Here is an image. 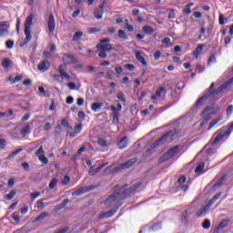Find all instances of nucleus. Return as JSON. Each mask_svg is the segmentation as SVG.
Listing matches in <instances>:
<instances>
[{"label": "nucleus", "instance_id": "nucleus-1", "mask_svg": "<svg viewBox=\"0 0 233 233\" xmlns=\"http://www.w3.org/2000/svg\"><path fill=\"white\" fill-rule=\"evenodd\" d=\"M127 194H128L127 190L116 187L114 193L107 197V198L104 201V204L107 208L114 207L115 208H119L121 207V201L122 199H125Z\"/></svg>", "mask_w": 233, "mask_h": 233}, {"label": "nucleus", "instance_id": "nucleus-2", "mask_svg": "<svg viewBox=\"0 0 233 233\" xmlns=\"http://www.w3.org/2000/svg\"><path fill=\"white\" fill-rule=\"evenodd\" d=\"M174 139H177V130L176 129H172L167 132L160 138H158L156 141V147H159V145H163V143H165L166 141H167V143H172Z\"/></svg>", "mask_w": 233, "mask_h": 233}, {"label": "nucleus", "instance_id": "nucleus-3", "mask_svg": "<svg viewBox=\"0 0 233 233\" xmlns=\"http://www.w3.org/2000/svg\"><path fill=\"white\" fill-rule=\"evenodd\" d=\"M32 21H34V15H29L25 21V38L24 40V44L26 45L30 43L32 39Z\"/></svg>", "mask_w": 233, "mask_h": 233}, {"label": "nucleus", "instance_id": "nucleus-4", "mask_svg": "<svg viewBox=\"0 0 233 233\" xmlns=\"http://www.w3.org/2000/svg\"><path fill=\"white\" fill-rule=\"evenodd\" d=\"M224 88H226V86L222 85L217 90L212 91L214 89V83H212L209 87V91L197 101V106H200V105H203V102L205 101V99H207L208 96H214L216 94H219V92H223Z\"/></svg>", "mask_w": 233, "mask_h": 233}, {"label": "nucleus", "instance_id": "nucleus-5", "mask_svg": "<svg viewBox=\"0 0 233 233\" xmlns=\"http://www.w3.org/2000/svg\"><path fill=\"white\" fill-rule=\"evenodd\" d=\"M177 148H179V146H175L171 147L167 152L164 153L159 158V163H165V161H168V159H172V157L176 156V153L177 152Z\"/></svg>", "mask_w": 233, "mask_h": 233}, {"label": "nucleus", "instance_id": "nucleus-6", "mask_svg": "<svg viewBox=\"0 0 233 233\" xmlns=\"http://www.w3.org/2000/svg\"><path fill=\"white\" fill-rule=\"evenodd\" d=\"M210 110H212L210 109V107H207L200 114V116L203 117L202 122L200 123V128H203V127H205V125H207V123H208L210 119H212V116H214V114L212 113V111L210 112Z\"/></svg>", "mask_w": 233, "mask_h": 233}, {"label": "nucleus", "instance_id": "nucleus-7", "mask_svg": "<svg viewBox=\"0 0 233 233\" xmlns=\"http://www.w3.org/2000/svg\"><path fill=\"white\" fill-rule=\"evenodd\" d=\"M137 163V158H131L127 160V162L120 164L117 167L116 170H125L127 168H130L131 167H134Z\"/></svg>", "mask_w": 233, "mask_h": 233}, {"label": "nucleus", "instance_id": "nucleus-8", "mask_svg": "<svg viewBox=\"0 0 233 233\" xmlns=\"http://www.w3.org/2000/svg\"><path fill=\"white\" fill-rule=\"evenodd\" d=\"M228 136H230V131H221L216 137L214 140H210V145L214 146V145H218L221 139H223V137H228Z\"/></svg>", "mask_w": 233, "mask_h": 233}, {"label": "nucleus", "instance_id": "nucleus-9", "mask_svg": "<svg viewBox=\"0 0 233 233\" xmlns=\"http://www.w3.org/2000/svg\"><path fill=\"white\" fill-rule=\"evenodd\" d=\"M36 157H38L39 161L43 163L44 165H48V158L45 157V149H43V147H40L37 151L35 152Z\"/></svg>", "mask_w": 233, "mask_h": 233}, {"label": "nucleus", "instance_id": "nucleus-10", "mask_svg": "<svg viewBox=\"0 0 233 233\" xmlns=\"http://www.w3.org/2000/svg\"><path fill=\"white\" fill-rule=\"evenodd\" d=\"M167 89H165L163 86H160L157 89L155 95L151 96V99H165Z\"/></svg>", "mask_w": 233, "mask_h": 233}, {"label": "nucleus", "instance_id": "nucleus-11", "mask_svg": "<svg viewBox=\"0 0 233 233\" xmlns=\"http://www.w3.org/2000/svg\"><path fill=\"white\" fill-rule=\"evenodd\" d=\"M10 25L8 22H1L0 23V37H5V35H8V29Z\"/></svg>", "mask_w": 233, "mask_h": 233}, {"label": "nucleus", "instance_id": "nucleus-12", "mask_svg": "<svg viewBox=\"0 0 233 233\" xmlns=\"http://www.w3.org/2000/svg\"><path fill=\"white\" fill-rule=\"evenodd\" d=\"M47 28H48L50 34H54V32L56 30V20L54 19L53 14L49 15V18L47 21Z\"/></svg>", "mask_w": 233, "mask_h": 233}, {"label": "nucleus", "instance_id": "nucleus-13", "mask_svg": "<svg viewBox=\"0 0 233 233\" xmlns=\"http://www.w3.org/2000/svg\"><path fill=\"white\" fill-rule=\"evenodd\" d=\"M224 182H225V176H217L214 180L213 190L219 188V187H221V185H223Z\"/></svg>", "mask_w": 233, "mask_h": 233}, {"label": "nucleus", "instance_id": "nucleus-14", "mask_svg": "<svg viewBox=\"0 0 233 233\" xmlns=\"http://www.w3.org/2000/svg\"><path fill=\"white\" fill-rule=\"evenodd\" d=\"M97 50L103 51V52H111V50H114V47H112L111 44H97L96 45Z\"/></svg>", "mask_w": 233, "mask_h": 233}, {"label": "nucleus", "instance_id": "nucleus-15", "mask_svg": "<svg viewBox=\"0 0 233 233\" xmlns=\"http://www.w3.org/2000/svg\"><path fill=\"white\" fill-rule=\"evenodd\" d=\"M117 147L120 150H125L128 147V137H122L116 144Z\"/></svg>", "mask_w": 233, "mask_h": 233}, {"label": "nucleus", "instance_id": "nucleus-16", "mask_svg": "<svg viewBox=\"0 0 233 233\" xmlns=\"http://www.w3.org/2000/svg\"><path fill=\"white\" fill-rule=\"evenodd\" d=\"M37 68L40 72H46L50 68V62L44 60L38 64Z\"/></svg>", "mask_w": 233, "mask_h": 233}, {"label": "nucleus", "instance_id": "nucleus-17", "mask_svg": "<svg viewBox=\"0 0 233 233\" xmlns=\"http://www.w3.org/2000/svg\"><path fill=\"white\" fill-rule=\"evenodd\" d=\"M62 61L65 63V65H72L76 63V57H74V55H64Z\"/></svg>", "mask_w": 233, "mask_h": 233}, {"label": "nucleus", "instance_id": "nucleus-18", "mask_svg": "<svg viewBox=\"0 0 233 233\" xmlns=\"http://www.w3.org/2000/svg\"><path fill=\"white\" fill-rule=\"evenodd\" d=\"M135 56H136L137 61L141 63L143 66H147V60H145V57H143V53H141V51H136Z\"/></svg>", "mask_w": 233, "mask_h": 233}, {"label": "nucleus", "instance_id": "nucleus-19", "mask_svg": "<svg viewBox=\"0 0 233 233\" xmlns=\"http://www.w3.org/2000/svg\"><path fill=\"white\" fill-rule=\"evenodd\" d=\"M210 207H212V204H210L209 202L208 204H206L205 206H203L198 212H197V216L201 217L204 214H207V212H208Z\"/></svg>", "mask_w": 233, "mask_h": 233}, {"label": "nucleus", "instance_id": "nucleus-20", "mask_svg": "<svg viewBox=\"0 0 233 233\" xmlns=\"http://www.w3.org/2000/svg\"><path fill=\"white\" fill-rule=\"evenodd\" d=\"M116 212H117L115 209H110L109 211L104 212L102 214L99 215V219H105L106 218H112V216H114V214H116Z\"/></svg>", "mask_w": 233, "mask_h": 233}, {"label": "nucleus", "instance_id": "nucleus-21", "mask_svg": "<svg viewBox=\"0 0 233 233\" xmlns=\"http://www.w3.org/2000/svg\"><path fill=\"white\" fill-rule=\"evenodd\" d=\"M30 132H31L30 125L25 126L20 130V134H21V136H23V137H26V136H28V134H30Z\"/></svg>", "mask_w": 233, "mask_h": 233}, {"label": "nucleus", "instance_id": "nucleus-22", "mask_svg": "<svg viewBox=\"0 0 233 233\" xmlns=\"http://www.w3.org/2000/svg\"><path fill=\"white\" fill-rule=\"evenodd\" d=\"M204 46H205V45L200 44L194 50L193 54H194V56L196 57V59H198V57H199V55L201 54V52H203Z\"/></svg>", "mask_w": 233, "mask_h": 233}, {"label": "nucleus", "instance_id": "nucleus-23", "mask_svg": "<svg viewBox=\"0 0 233 233\" xmlns=\"http://www.w3.org/2000/svg\"><path fill=\"white\" fill-rule=\"evenodd\" d=\"M219 121H223V116H220V117H218V118L213 119V120L210 122V124H209V126H208V130H212V128H214V127H216V125H218V123H219Z\"/></svg>", "mask_w": 233, "mask_h": 233}, {"label": "nucleus", "instance_id": "nucleus-24", "mask_svg": "<svg viewBox=\"0 0 233 233\" xmlns=\"http://www.w3.org/2000/svg\"><path fill=\"white\" fill-rule=\"evenodd\" d=\"M85 192H86L85 187L75 188V191L72 193V196L73 197L83 196V194H85Z\"/></svg>", "mask_w": 233, "mask_h": 233}, {"label": "nucleus", "instance_id": "nucleus-25", "mask_svg": "<svg viewBox=\"0 0 233 233\" xmlns=\"http://www.w3.org/2000/svg\"><path fill=\"white\" fill-rule=\"evenodd\" d=\"M48 213L46 212H43L40 215H38L35 220L33 221V223H37V221H43V219H45L46 218H48Z\"/></svg>", "mask_w": 233, "mask_h": 233}, {"label": "nucleus", "instance_id": "nucleus-26", "mask_svg": "<svg viewBox=\"0 0 233 233\" xmlns=\"http://www.w3.org/2000/svg\"><path fill=\"white\" fill-rule=\"evenodd\" d=\"M203 170H205V162H201L198 165L195 169L196 174H203Z\"/></svg>", "mask_w": 233, "mask_h": 233}, {"label": "nucleus", "instance_id": "nucleus-27", "mask_svg": "<svg viewBox=\"0 0 233 233\" xmlns=\"http://www.w3.org/2000/svg\"><path fill=\"white\" fill-rule=\"evenodd\" d=\"M103 14H104L103 10H100L98 8L95 9L94 15H95L96 19H98V20L103 19Z\"/></svg>", "mask_w": 233, "mask_h": 233}, {"label": "nucleus", "instance_id": "nucleus-28", "mask_svg": "<svg viewBox=\"0 0 233 233\" xmlns=\"http://www.w3.org/2000/svg\"><path fill=\"white\" fill-rule=\"evenodd\" d=\"M142 30L144 33L150 35V34H154V27L150 26V25H144L142 27Z\"/></svg>", "mask_w": 233, "mask_h": 233}, {"label": "nucleus", "instance_id": "nucleus-29", "mask_svg": "<svg viewBox=\"0 0 233 233\" xmlns=\"http://www.w3.org/2000/svg\"><path fill=\"white\" fill-rule=\"evenodd\" d=\"M57 183H59V179H57L56 177L52 178L49 183L50 190H54V188H56V187L57 186Z\"/></svg>", "mask_w": 233, "mask_h": 233}, {"label": "nucleus", "instance_id": "nucleus-30", "mask_svg": "<svg viewBox=\"0 0 233 233\" xmlns=\"http://www.w3.org/2000/svg\"><path fill=\"white\" fill-rule=\"evenodd\" d=\"M2 66L4 68H9V66H12V60L5 58L2 62Z\"/></svg>", "mask_w": 233, "mask_h": 233}, {"label": "nucleus", "instance_id": "nucleus-31", "mask_svg": "<svg viewBox=\"0 0 233 233\" xmlns=\"http://www.w3.org/2000/svg\"><path fill=\"white\" fill-rule=\"evenodd\" d=\"M102 106H103V103H94L91 106V109L94 112H97V110H100Z\"/></svg>", "mask_w": 233, "mask_h": 233}, {"label": "nucleus", "instance_id": "nucleus-32", "mask_svg": "<svg viewBox=\"0 0 233 233\" xmlns=\"http://www.w3.org/2000/svg\"><path fill=\"white\" fill-rule=\"evenodd\" d=\"M19 152H23V148H19L15 151H13L11 154L8 155L6 159H14V157H15V156H17V154H19Z\"/></svg>", "mask_w": 233, "mask_h": 233}, {"label": "nucleus", "instance_id": "nucleus-33", "mask_svg": "<svg viewBox=\"0 0 233 233\" xmlns=\"http://www.w3.org/2000/svg\"><path fill=\"white\" fill-rule=\"evenodd\" d=\"M23 79V75H18L15 77H9V81H12L13 85L15 83H19Z\"/></svg>", "mask_w": 233, "mask_h": 233}, {"label": "nucleus", "instance_id": "nucleus-34", "mask_svg": "<svg viewBox=\"0 0 233 233\" xmlns=\"http://www.w3.org/2000/svg\"><path fill=\"white\" fill-rule=\"evenodd\" d=\"M61 127H66L67 130H72V126L68 123V120L66 118H64L61 120Z\"/></svg>", "mask_w": 233, "mask_h": 233}, {"label": "nucleus", "instance_id": "nucleus-35", "mask_svg": "<svg viewBox=\"0 0 233 233\" xmlns=\"http://www.w3.org/2000/svg\"><path fill=\"white\" fill-rule=\"evenodd\" d=\"M227 225H228V220H227V219L222 220L218 224V227L217 228V230H221L222 228H225V227H227Z\"/></svg>", "mask_w": 233, "mask_h": 233}, {"label": "nucleus", "instance_id": "nucleus-36", "mask_svg": "<svg viewBox=\"0 0 233 233\" xmlns=\"http://www.w3.org/2000/svg\"><path fill=\"white\" fill-rule=\"evenodd\" d=\"M15 190H12L9 192V194L5 195V199H7V201H10L11 199H14V198H15Z\"/></svg>", "mask_w": 233, "mask_h": 233}, {"label": "nucleus", "instance_id": "nucleus-37", "mask_svg": "<svg viewBox=\"0 0 233 233\" xmlns=\"http://www.w3.org/2000/svg\"><path fill=\"white\" fill-rule=\"evenodd\" d=\"M219 198H221V192L217 193V194L209 200L210 205H214V203H216V201H218V199H219Z\"/></svg>", "mask_w": 233, "mask_h": 233}, {"label": "nucleus", "instance_id": "nucleus-38", "mask_svg": "<svg viewBox=\"0 0 233 233\" xmlns=\"http://www.w3.org/2000/svg\"><path fill=\"white\" fill-rule=\"evenodd\" d=\"M57 72H58V74H60V76H62L63 74H66V65L59 66Z\"/></svg>", "mask_w": 233, "mask_h": 233}, {"label": "nucleus", "instance_id": "nucleus-39", "mask_svg": "<svg viewBox=\"0 0 233 233\" xmlns=\"http://www.w3.org/2000/svg\"><path fill=\"white\" fill-rule=\"evenodd\" d=\"M116 97L117 99H119V101H121L122 103H127V98H125V94H123V92H118L116 94Z\"/></svg>", "mask_w": 233, "mask_h": 233}, {"label": "nucleus", "instance_id": "nucleus-40", "mask_svg": "<svg viewBox=\"0 0 233 233\" xmlns=\"http://www.w3.org/2000/svg\"><path fill=\"white\" fill-rule=\"evenodd\" d=\"M218 23H219V25H227V23H228V20L227 18H225V16H223V15H219Z\"/></svg>", "mask_w": 233, "mask_h": 233}, {"label": "nucleus", "instance_id": "nucleus-41", "mask_svg": "<svg viewBox=\"0 0 233 233\" xmlns=\"http://www.w3.org/2000/svg\"><path fill=\"white\" fill-rule=\"evenodd\" d=\"M55 134L56 136H60V134H63V127L61 125H58L55 127Z\"/></svg>", "mask_w": 233, "mask_h": 233}, {"label": "nucleus", "instance_id": "nucleus-42", "mask_svg": "<svg viewBox=\"0 0 233 233\" xmlns=\"http://www.w3.org/2000/svg\"><path fill=\"white\" fill-rule=\"evenodd\" d=\"M97 143H98V145H100V147H108V142H106V141L105 140V138L99 137V138L97 139Z\"/></svg>", "mask_w": 233, "mask_h": 233}, {"label": "nucleus", "instance_id": "nucleus-43", "mask_svg": "<svg viewBox=\"0 0 233 233\" xmlns=\"http://www.w3.org/2000/svg\"><path fill=\"white\" fill-rule=\"evenodd\" d=\"M202 228L205 230H208V228H210V221L208 219H205L204 222L202 223Z\"/></svg>", "mask_w": 233, "mask_h": 233}, {"label": "nucleus", "instance_id": "nucleus-44", "mask_svg": "<svg viewBox=\"0 0 233 233\" xmlns=\"http://www.w3.org/2000/svg\"><path fill=\"white\" fill-rule=\"evenodd\" d=\"M182 12L186 15H190V14H192V9H190V5H186V7L182 10Z\"/></svg>", "mask_w": 233, "mask_h": 233}, {"label": "nucleus", "instance_id": "nucleus-45", "mask_svg": "<svg viewBox=\"0 0 233 233\" xmlns=\"http://www.w3.org/2000/svg\"><path fill=\"white\" fill-rule=\"evenodd\" d=\"M82 35H83V32L77 31L76 33H75L73 36V41H77V39H81Z\"/></svg>", "mask_w": 233, "mask_h": 233}, {"label": "nucleus", "instance_id": "nucleus-46", "mask_svg": "<svg viewBox=\"0 0 233 233\" xmlns=\"http://www.w3.org/2000/svg\"><path fill=\"white\" fill-rule=\"evenodd\" d=\"M118 37L120 39H127V33L124 30H118Z\"/></svg>", "mask_w": 233, "mask_h": 233}, {"label": "nucleus", "instance_id": "nucleus-47", "mask_svg": "<svg viewBox=\"0 0 233 233\" xmlns=\"http://www.w3.org/2000/svg\"><path fill=\"white\" fill-rule=\"evenodd\" d=\"M68 183H70V176L66 175L64 177V179L62 180V185H64L65 187H66V185H68Z\"/></svg>", "mask_w": 233, "mask_h": 233}, {"label": "nucleus", "instance_id": "nucleus-48", "mask_svg": "<svg viewBox=\"0 0 233 233\" xmlns=\"http://www.w3.org/2000/svg\"><path fill=\"white\" fill-rule=\"evenodd\" d=\"M39 196H41V192H39V191L31 193L32 201H34L35 199H37V198H39Z\"/></svg>", "mask_w": 233, "mask_h": 233}, {"label": "nucleus", "instance_id": "nucleus-49", "mask_svg": "<svg viewBox=\"0 0 233 233\" xmlns=\"http://www.w3.org/2000/svg\"><path fill=\"white\" fill-rule=\"evenodd\" d=\"M113 121L114 123H119V112H116L113 114Z\"/></svg>", "mask_w": 233, "mask_h": 233}, {"label": "nucleus", "instance_id": "nucleus-50", "mask_svg": "<svg viewBox=\"0 0 233 233\" xmlns=\"http://www.w3.org/2000/svg\"><path fill=\"white\" fill-rule=\"evenodd\" d=\"M208 65H214L216 63V55H211L208 59Z\"/></svg>", "mask_w": 233, "mask_h": 233}, {"label": "nucleus", "instance_id": "nucleus-51", "mask_svg": "<svg viewBox=\"0 0 233 233\" xmlns=\"http://www.w3.org/2000/svg\"><path fill=\"white\" fill-rule=\"evenodd\" d=\"M12 219H14V221H15V223H19L20 219H19V215H17V213H13L11 215Z\"/></svg>", "mask_w": 233, "mask_h": 233}, {"label": "nucleus", "instance_id": "nucleus-52", "mask_svg": "<svg viewBox=\"0 0 233 233\" xmlns=\"http://www.w3.org/2000/svg\"><path fill=\"white\" fill-rule=\"evenodd\" d=\"M126 28L128 32H134V26L128 24V20H126Z\"/></svg>", "mask_w": 233, "mask_h": 233}, {"label": "nucleus", "instance_id": "nucleus-53", "mask_svg": "<svg viewBox=\"0 0 233 233\" xmlns=\"http://www.w3.org/2000/svg\"><path fill=\"white\" fill-rule=\"evenodd\" d=\"M75 132L76 134H80L81 133V130H83V124H78L76 127H75Z\"/></svg>", "mask_w": 233, "mask_h": 233}, {"label": "nucleus", "instance_id": "nucleus-54", "mask_svg": "<svg viewBox=\"0 0 233 233\" xmlns=\"http://www.w3.org/2000/svg\"><path fill=\"white\" fill-rule=\"evenodd\" d=\"M67 86H68V88H70V90H76V88H77V86L74 82L68 83Z\"/></svg>", "mask_w": 233, "mask_h": 233}, {"label": "nucleus", "instance_id": "nucleus-55", "mask_svg": "<svg viewBox=\"0 0 233 233\" xmlns=\"http://www.w3.org/2000/svg\"><path fill=\"white\" fill-rule=\"evenodd\" d=\"M100 31H101V29H99L97 27H91V28L88 29V32L90 34H96V32H100Z\"/></svg>", "mask_w": 233, "mask_h": 233}, {"label": "nucleus", "instance_id": "nucleus-56", "mask_svg": "<svg viewBox=\"0 0 233 233\" xmlns=\"http://www.w3.org/2000/svg\"><path fill=\"white\" fill-rule=\"evenodd\" d=\"M5 46H6V48H14V41H12V40L6 41Z\"/></svg>", "mask_w": 233, "mask_h": 233}, {"label": "nucleus", "instance_id": "nucleus-57", "mask_svg": "<svg viewBox=\"0 0 233 233\" xmlns=\"http://www.w3.org/2000/svg\"><path fill=\"white\" fill-rule=\"evenodd\" d=\"M50 128H52V124H50L49 122L46 123V125L44 126L45 132H48Z\"/></svg>", "mask_w": 233, "mask_h": 233}, {"label": "nucleus", "instance_id": "nucleus-58", "mask_svg": "<svg viewBox=\"0 0 233 233\" xmlns=\"http://www.w3.org/2000/svg\"><path fill=\"white\" fill-rule=\"evenodd\" d=\"M161 43H162L163 45H170V43H172V41L170 40L169 37H166V38H164V39L161 41Z\"/></svg>", "mask_w": 233, "mask_h": 233}, {"label": "nucleus", "instance_id": "nucleus-59", "mask_svg": "<svg viewBox=\"0 0 233 233\" xmlns=\"http://www.w3.org/2000/svg\"><path fill=\"white\" fill-rule=\"evenodd\" d=\"M66 136H68L69 137H76L77 136V133L76 131L72 132V131L68 130L66 133Z\"/></svg>", "mask_w": 233, "mask_h": 233}, {"label": "nucleus", "instance_id": "nucleus-60", "mask_svg": "<svg viewBox=\"0 0 233 233\" xmlns=\"http://www.w3.org/2000/svg\"><path fill=\"white\" fill-rule=\"evenodd\" d=\"M36 207H37V208H43L45 207V203H43V199L38 200L36 202Z\"/></svg>", "mask_w": 233, "mask_h": 233}, {"label": "nucleus", "instance_id": "nucleus-61", "mask_svg": "<svg viewBox=\"0 0 233 233\" xmlns=\"http://www.w3.org/2000/svg\"><path fill=\"white\" fill-rule=\"evenodd\" d=\"M159 57H161V52L160 51H156L155 54H154L155 61H157V59H159Z\"/></svg>", "mask_w": 233, "mask_h": 233}, {"label": "nucleus", "instance_id": "nucleus-62", "mask_svg": "<svg viewBox=\"0 0 233 233\" xmlns=\"http://www.w3.org/2000/svg\"><path fill=\"white\" fill-rule=\"evenodd\" d=\"M232 112H233V106L230 105V106H228V108H227V114H228V116H231V115H232Z\"/></svg>", "mask_w": 233, "mask_h": 233}, {"label": "nucleus", "instance_id": "nucleus-63", "mask_svg": "<svg viewBox=\"0 0 233 233\" xmlns=\"http://www.w3.org/2000/svg\"><path fill=\"white\" fill-rule=\"evenodd\" d=\"M125 66H126L127 70H130V71H132L136 68V66L132 64H126Z\"/></svg>", "mask_w": 233, "mask_h": 233}, {"label": "nucleus", "instance_id": "nucleus-64", "mask_svg": "<svg viewBox=\"0 0 233 233\" xmlns=\"http://www.w3.org/2000/svg\"><path fill=\"white\" fill-rule=\"evenodd\" d=\"M66 232H68V228H64L62 229H58L55 233H66Z\"/></svg>", "mask_w": 233, "mask_h": 233}]
</instances>
